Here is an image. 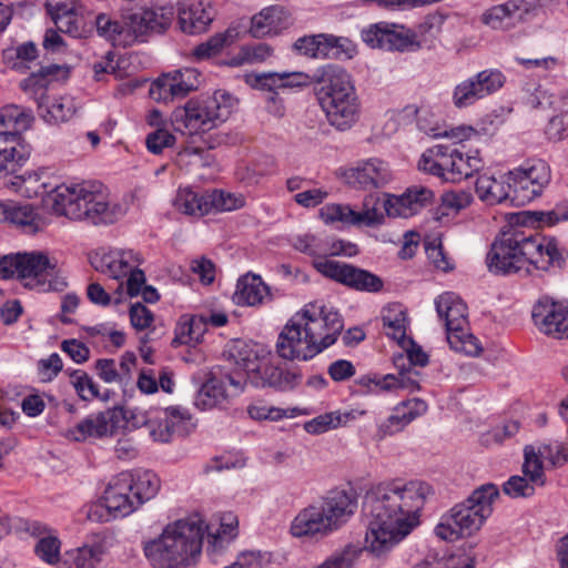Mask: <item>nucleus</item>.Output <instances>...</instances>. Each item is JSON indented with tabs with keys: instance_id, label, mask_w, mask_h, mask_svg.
Wrapping results in <instances>:
<instances>
[{
	"instance_id": "obj_47",
	"label": "nucleus",
	"mask_w": 568,
	"mask_h": 568,
	"mask_svg": "<svg viewBox=\"0 0 568 568\" xmlns=\"http://www.w3.org/2000/svg\"><path fill=\"white\" fill-rule=\"evenodd\" d=\"M481 166L483 161L478 151L465 153L457 145L452 182H459L471 176L475 172H478Z\"/></svg>"
},
{
	"instance_id": "obj_57",
	"label": "nucleus",
	"mask_w": 568,
	"mask_h": 568,
	"mask_svg": "<svg viewBox=\"0 0 568 568\" xmlns=\"http://www.w3.org/2000/svg\"><path fill=\"white\" fill-rule=\"evenodd\" d=\"M213 373H216L219 378H223V385L229 389V398L237 396L244 390L247 376L251 374V372H244L240 368L230 371L225 367L213 371Z\"/></svg>"
},
{
	"instance_id": "obj_53",
	"label": "nucleus",
	"mask_w": 568,
	"mask_h": 568,
	"mask_svg": "<svg viewBox=\"0 0 568 568\" xmlns=\"http://www.w3.org/2000/svg\"><path fill=\"white\" fill-rule=\"evenodd\" d=\"M37 48L33 43H23L16 49L4 51L7 63L14 70L24 72L29 69V63L36 60Z\"/></svg>"
},
{
	"instance_id": "obj_38",
	"label": "nucleus",
	"mask_w": 568,
	"mask_h": 568,
	"mask_svg": "<svg viewBox=\"0 0 568 568\" xmlns=\"http://www.w3.org/2000/svg\"><path fill=\"white\" fill-rule=\"evenodd\" d=\"M229 398V389L223 385V378L211 372L207 379L196 393L194 404L202 410L212 409Z\"/></svg>"
},
{
	"instance_id": "obj_29",
	"label": "nucleus",
	"mask_w": 568,
	"mask_h": 568,
	"mask_svg": "<svg viewBox=\"0 0 568 568\" xmlns=\"http://www.w3.org/2000/svg\"><path fill=\"white\" fill-rule=\"evenodd\" d=\"M105 555V544L93 540L65 551L58 568H102Z\"/></svg>"
},
{
	"instance_id": "obj_33",
	"label": "nucleus",
	"mask_w": 568,
	"mask_h": 568,
	"mask_svg": "<svg viewBox=\"0 0 568 568\" xmlns=\"http://www.w3.org/2000/svg\"><path fill=\"white\" fill-rule=\"evenodd\" d=\"M395 365L399 369L398 375L387 374L382 377H375L371 379V383H373L376 388L384 392L398 388L406 389L410 393L418 390L420 388L418 381L419 373L413 367L405 368V358L403 355L395 359Z\"/></svg>"
},
{
	"instance_id": "obj_21",
	"label": "nucleus",
	"mask_w": 568,
	"mask_h": 568,
	"mask_svg": "<svg viewBox=\"0 0 568 568\" xmlns=\"http://www.w3.org/2000/svg\"><path fill=\"white\" fill-rule=\"evenodd\" d=\"M91 263L98 272L120 280L126 277L133 267L140 266L142 257L133 250L110 248L97 252Z\"/></svg>"
},
{
	"instance_id": "obj_44",
	"label": "nucleus",
	"mask_w": 568,
	"mask_h": 568,
	"mask_svg": "<svg viewBox=\"0 0 568 568\" xmlns=\"http://www.w3.org/2000/svg\"><path fill=\"white\" fill-rule=\"evenodd\" d=\"M239 36L236 29L230 28L222 33H216L205 42L196 45L193 57L196 60H206L219 54L225 47L232 44Z\"/></svg>"
},
{
	"instance_id": "obj_62",
	"label": "nucleus",
	"mask_w": 568,
	"mask_h": 568,
	"mask_svg": "<svg viewBox=\"0 0 568 568\" xmlns=\"http://www.w3.org/2000/svg\"><path fill=\"white\" fill-rule=\"evenodd\" d=\"M71 384L75 388L78 395L89 400L98 396L99 390L97 384L92 378L83 371H74L71 375Z\"/></svg>"
},
{
	"instance_id": "obj_24",
	"label": "nucleus",
	"mask_w": 568,
	"mask_h": 568,
	"mask_svg": "<svg viewBox=\"0 0 568 568\" xmlns=\"http://www.w3.org/2000/svg\"><path fill=\"white\" fill-rule=\"evenodd\" d=\"M538 7V0H509L484 13L483 21L493 29H508L523 21Z\"/></svg>"
},
{
	"instance_id": "obj_14",
	"label": "nucleus",
	"mask_w": 568,
	"mask_h": 568,
	"mask_svg": "<svg viewBox=\"0 0 568 568\" xmlns=\"http://www.w3.org/2000/svg\"><path fill=\"white\" fill-rule=\"evenodd\" d=\"M511 202L524 205L539 196L550 182V169L542 160L526 162L509 172Z\"/></svg>"
},
{
	"instance_id": "obj_12",
	"label": "nucleus",
	"mask_w": 568,
	"mask_h": 568,
	"mask_svg": "<svg viewBox=\"0 0 568 568\" xmlns=\"http://www.w3.org/2000/svg\"><path fill=\"white\" fill-rule=\"evenodd\" d=\"M55 258L49 257L43 252L18 253L4 256L0 261V277L8 280L17 276L26 281L30 288H39L43 285L45 273L55 272Z\"/></svg>"
},
{
	"instance_id": "obj_28",
	"label": "nucleus",
	"mask_w": 568,
	"mask_h": 568,
	"mask_svg": "<svg viewBox=\"0 0 568 568\" xmlns=\"http://www.w3.org/2000/svg\"><path fill=\"white\" fill-rule=\"evenodd\" d=\"M427 404L423 399L412 398L397 404L392 414L378 426L382 437L402 432L408 424L427 412Z\"/></svg>"
},
{
	"instance_id": "obj_16",
	"label": "nucleus",
	"mask_w": 568,
	"mask_h": 568,
	"mask_svg": "<svg viewBox=\"0 0 568 568\" xmlns=\"http://www.w3.org/2000/svg\"><path fill=\"white\" fill-rule=\"evenodd\" d=\"M544 459L554 468L565 466L568 463V445L555 442L527 445L524 448L523 473L538 486L546 484Z\"/></svg>"
},
{
	"instance_id": "obj_1",
	"label": "nucleus",
	"mask_w": 568,
	"mask_h": 568,
	"mask_svg": "<svg viewBox=\"0 0 568 568\" xmlns=\"http://www.w3.org/2000/svg\"><path fill=\"white\" fill-rule=\"evenodd\" d=\"M429 494V486L420 481H393L367 491L363 503L364 549L381 557L409 535Z\"/></svg>"
},
{
	"instance_id": "obj_48",
	"label": "nucleus",
	"mask_w": 568,
	"mask_h": 568,
	"mask_svg": "<svg viewBox=\"0 0 568 568\" xmlns=\"http://www.w3.org/2000/svg\"><path fill=\"white\" fill-rule=\"evenodd\" d=\"M239 520L232 513L224 514L220 527L215 532L207 536L209 545L214 549H222L230 544L237 535Z\"/></svg>"
},
{
	"instance_id": "obj_11",
	"label": "nucleus",
	"mask_w": 568,
	"mask_h": 568,
	"mask_svg": "<svg viewBox=\"0 0 568 568\" xmlns=\"http://www.w3.org/2000/svg\"><path fill=\"white\" fill-rule=\"evenodd\" d=\"M435 306L444 321L450 348L468 356H478L483 347L468 331V310L463 300L455 293L445 292L436 298Z\"/></svg>"
},
{
	"instance_id": "obj_60",
	"label": "nucleus",
	"mask_w": 568,
	"mask_h": 568,
	"mask_svg": "<svg viewBox=\"0 0 568 568\" xmlns=\"http://www.w3.org/2000/svg\"><path fill=\"white\" fill-rule=\"evenodd\" d=\"M60 548L61 542L57 537L48 536L41 538L36 547L34 551L37 556L49 565H60Z\"/></svg>"
},
{
	"instance_id": "obj_17",
	"label": "nucleus",
	"mask_w": 568,
	"mask_h": 568,
	"mask_svg": "<svg viewBox=\"0 0 568 568\" xmlns=\"http://www.w3.org/2000/svg\"><path fill=\"white\" fill-rule=\"evenodd\" d=\"M315 270L356 291L376 293L384 286L383 280L369 271L333 260H317Z\"/></svg>"
},
{
	"instance_id": "obj_10",
	"label": "nucleus",
	"mask_w": 568,
	"mask_h": 568,
	"mask_svg": "<svg viewBox=\"0 0 568 568\" xmlns=\"http://www.w3.org/2000/svg\"><path fill=\"white\" fill-rule=\"evenodd\" d=\"M382 207L387 216L390 217L406 219L417 213L412 205L410 199L404 192L400 195H388L383 203L373 195L367 196L363 202L361 211H355L347 204H326L320 210V217L326 224L338 222L344 225L372 227L384 222Z\"/></svg>"
},
{
	"instance_id": "obj_49",
	"label": "nucleus",
	"mask_w": 568,
	"mask_h": 568,
	"mask_svg": "<svg viewBox=\"0 0 568 568\" xmlns=\"http://www.w3.org/2000/svg\"><path fill=\"white\" fill-rule=\"evenodd\" d=\"M97 31L99 36L103 37L114 45H125L124 39V21L112 19L106 13H100L95 19Z\"/></svg>"
},
{
	"instance_id": "obj_5",
	"label": "nucleus",
	"mask_w": 568,
	"mask_h": 568,
	"mask_svg": "<svg viewBox=\"0 0 568 568\" xmlns=\"http://www.w3.org/2000/svg\"><path fill=\"white\" fill-rule=\"evenodd\" d=\"M47 204L58 215L93 224L113 223L123 214L120 205H111L100 184L89 182L51 187Z\"/></svg>"
},
{
	"instance_id": "obj_26",
	"label": "nucleus",
	"mask_w": 568,
	"mask_h": 568,
	"mask_svg": "<svg viewBox=\"0 0 568 568\" xmlns=\"http://www.w3.org/2000/svg\"><path fill=\"white\" fill-rule=\"evenodd\" d=\"M457 144H437L426 150L419 161L418 169L444 181L452 182L456 159Z\"/></svg>"
},
{
	"instance_id": "obj_46",
	"label": "nucleus",
	"mask_w": 568,
	"mask_h": 568,
	"mask_svg": "<svg viewBox=\"0 0 568 568\" xmlns=\"http://www.w3.org/2000/svg\"><path fill=\"white\" fill-rule=\"evenodd\" d=\"M40 115L50 123L68 121L75 112V104L69 97H59L39 104Z\"/></svg>"
},
{
	"instance_id": "obj_63",
	"label": "nucleus",
	"mask_w": 568,
	"mask_h": 568,
	"mask_svg": "<svg viewBox=\"0 0 568 568\" xmlns=\"http://www.w3.org/2000/svg\"><path fill=\"white\" fill-rule=\"evenodd\" d=\"M272 48L266 43H257L255 45H246L241 49L236 64L242 63H261L272 55Z\"/></svg>"
},
{
	"instance_id": "obj_15",
	"label": "nucleus",
	"mask_w": 568,
	"mask_h": 568,
	"mask_svg": "<svg viewBox=\"0 0 568 568\" xmlns=\"http://www.w3.org/2000/svg\"><path fill=\"white\" fill-rule=\"evenodd\" d=\"M505 82L504 74L494 69L483 70L458 82L453 90L452 101L457 109L474 105L477 101L498 91Z\"/></svg>"
},
{
	"instance_id": "obj_41",
	"label": "nucleus",
	"mask_w": 568,
	"mask_h": 568,
	"mask_svg": "<svg viewBox=\"0 0 568 568\" xmlns=\"http://www.w3.org/2000/svg\"><path fill=\"white\" fill-rule=\"evenodd\" d=\"M229 361L244 372L260 371L257 346L242 339L233 341L227 348Z\"/></svg>"
},
{
	"instance_id": "obj_30",
	"label": "nucleus",
	"mask_w": 568,
	"mask_h": 568,
	"mask_svg": "<svg viewBox=\"0 0 568 568\" xmlns=\"http://www.w3.org/2000/svg\"><path fill=\"white\" fill-rule=\"evenodd\" d=\"M270 287L256 274L246 273L236 283L233 301L237 305L260 306L272 301Z\"/></svg>"
},
{
	"instance_id": "obj_52",
	"label": "nucleus",
	"mask_w": 568,
	"mask_h": 568,
	"mask_svg": "<svg viewBox=\"0 0 568 568\" xmlns=\"http://www.w3.org/2000/svg\"><path fill=\"white\" fill-rule=\"evenodd\" d=\"M413 568H474V561L465 554H456L438 558L427 556L423 561L415 564Z\"/></svg>"
},
{
	"instance_id": "obj_22",
	"label": "nucleus",
	"mask_w": 568,
	"mask_h": 568,
	"mask_svg": "<svg viewBox=\"0 0 568 568\" xmlns=\"http://www.w3.org/2000/svg\"><path fill=\"white\" fill-rule=\"evenodd\" d=\"M173 123L176 130L190 135L217 126L210 110L206 109L205 100H190L183 108L176 109L173 113Z\"/></svg>"
},
{
	"instance_id": "obj_61",
	"label": "nucleus",
	"mask_w": 568,
	"mask_h": 568,
	"mask_svg": "<svg viewBox=\"0 0 568 568\" xmlns=\"http://www.w3.org/2000/svg\"><path fill=\"white\" fill-rule=\"evenodd\" d=\"M536 483L530 481L529 477L525 475L521 476H511L504 485L503 490L506 495L511 498H520V497H530L535 494Z\"/></svg>"
},
{
	"instance_id": "obj_3",
	"label": "nucleus",
	"mask_w": 568,
	"mask_h": 568,
	"mask_svg": "<svg viewBox=\"0 0 568 568\" xmlns=\"http://www.w3.org/2000/svg\"><path fill=\"white\" fill-rule=\"evenodd\" d=\"M560 261L554 239H540L516 227L498 234L486 257L487 267L495 275H534Z\"/></svg>"
},
{
	"instance_id": "obj_18",
	"label": "nucleus",
	"mask_w": 568,
	"mask_h": 568,
	"mask_svg": "<svg viewBox=\"0 0 568 568\" xmlns=\"http://www.w3.org/2000/svg\"><path fill=\"white\" fill-rule=\"evenodd\" d=\"M145 426L154 442L166 444L174 436L190 434L194 429L195 423L186 408L169 406L161 409L153 418H150Z\"/></svg>"
},
{
	"instance_id": "obj_4",
	"label": "nucleus",
	"mask_w": 568,
	"mask_h": 568,
	"mask_svg": "<svg viewBox=\"0 0 568 568\" xmlns=\"http://www.w3.org/2000/svg\"><path fill=\"white\" fill-rule=\"evenodd\" d=\"M204 523L180 519L169 524L162 534L144 544V555L154 568H182L195 564L201 555Z\"/></svg>"
},
{
	"instance_id": "obj_42",
	"label": "nucleus",
	"mask_w": 568,
	"mask_h": 568,
	"mask_svg": "<svg viewBox=\"0 0 568 568\" xmlns=\"http://www.w3.org/2000/svg\"><path fill=\"white\" fill-rule=\"evenodd\" d=\"M364 412L349 410V412H329L314 417L304 424V429L312 435L326 433L339 426H345L349 420L355 419L357 416L363 415Z\"/></svg>"
},
{
	"instance_id": "obj_19",
	"label": "nucleus",
	"mask_w": 568,
	"mask_h": 568,
	"mask_svg": "<svg viewBox=\"0 0 568 568\" xmlns=\"http://www.w3.org/2000/svg\"><path fill=\"white\" fill-rule=\"evenodd\" d=\"M363 41L373 49L408 51L418 47L415 33L404 26L379 22L362 31Z\"/></svg>"
},
{
	"instance_id": "obj_51",
	"label": "nucleus",
	"mask_w": 568,
	"mask_h": 568,
	"mask_svg": "<svg viewBox=\"0 0 568 568\" xmlns=\"http://www.w3.org/2000/svg\"><path fill=\"white\" fill-rule=\"evenodd\" d=\"M362 552L363 548L355 545H346L344 548L334 551L315 568H353Z\"/></svg>"
},
{
	"instance_id": "obj_31",
	"label": "nucleus",
	"mask_w": 568,
	"mask_h": 568,
	"mask_svg": "<svg viewBox=\"0 0 568 568\" xmlns=\"http://www.w3.org/2000/svg\"><path fill=\"white\" fill-rule=\"evenodd\" d=\"M33 119L32 112L22 106L10 104L2 108L0 111V133H6V136H2V142L16 143L20 141V134L31 126Z\"/></svg>"
},
{
	"instance_id": "obj_45",
	"label": "nucleus",
	"mask_w": 568,
	"mask_h": 568,
	"mask_svg": "<svg viewBox=\"0 0 568 568\" xmlns=\"http://www.w3.org/2000/svg\"><path fill=\"white\" fill-rule=\"evenodd\" d=\"M205 102L216 125L225 122L237 106V99L224 90H216Z\"/></svg>"
},
{
	"instance_id": "obj_7",
	"label": "nucleus",
	"mask_w": 568,
	"mask_h": 568,
	"mask_svg": "<svg viewBox=\"0 0 568 568\" xmlns=\"http://www.w3.org/2000/svg\"><path fill=\"white\" fill-rule=\"evenodd\" d=\"M315 94L328 123L344 131L358 119L359 102L351 75L341 67L321 69Z\"/></svg>"
},
{
	"instance_id": "obj_40",
	"label": "nucleus",
	"mask_w": 568,
	"mask_h": 568,
	"mask_svg": "<svg viewBox=\"0 0 568 568\" xmlns=\"http://www.w3.org/2000/svg\"><path fill=\"white\" fill-rule=\"evenodd\" d=\"M173 205L176 211L190 216L201 217L210 214L209 193L196 192L192 189H180Z\"/></svg>"
},
{
	"instance_id": "obj_43",
	"label": "nucleus",
	"mask_w": 568,
	"mask_h": 568,
	"mask_svg": "<svg viewBox=\"0 0 568 568\" xmlns=\"http://www.w3.org/2000/svg\"><path fill=\"white\" fill-rule=\"evenodd\" d=\"M30 156V148L20 141L0 146V175L17 173Z\"/></svg>"
},
{
	"instance_id": "obj_54",
	"label": "nucleus",
	"mask_w": 568,
	"mask_h": 568,
	"mask_svg": "<svg viewBox=\"0 0 568 568\" xmlns=\"http://www.w3.org/2000/svg\"><path fill=\"white\" fill-rule=\"evenodd\" d=\"M125 45L129 47L141 40L149 31L144 24L141 9L123 17Z\"/></svg>"
},
{
	"instance_id": "obj_37",
	"label": "nucleus",
	"mask_w": 568,
	"mask_h": 568,
	"mask_svg": "<svg viewBox=\"0 0 568 568\" xmlns=\"http://www.w3.org/2000/svg\"><path fill=\"white\" fill-rule=\"evenodd\" d=\"M0 222L14 224L28 233L39 230L40 219L32 206L13 201H0Z\"/></svg>"
},
{
	"instance_id": "obj_2",
	"label": "nucleus",
	"mask_w": 568,
	"mask_h": 568,
	"mask_svg": "<svg viewBox=\"0 0 568 568\" xmlns=\"http://www.w3.org/2000/svg\"><path fill=\"white\" fill-rule=\"evenodd\" d=\"M343 328V317L335 307L310 302L284 325L276 352L284 359L310 361L335 344Z\"/></svg>"
},
{
	"instance_id": "obj_23",
	"label": "nucleus",
	"mask_w": 568,
	"mask_h": 568,
	"mask_svg": "<svg viewBox=\"0 0 568 568\" xmlns=\"http://www.w3.org/2000/svg\"><path fill=\"white\" fill-rule=\"evenodd\" d=\"M214 19L210 0H182L178 4V20L184 33L205 32Z\"/></svg>"
},
{
	"instance_id": "obj_55",
	"label": "nucleus",
	"mask_w": 568,
	"mask_h": 568,
	"mask_svg": "<svg viewBox=\"0 0 568 568\" xmlns=\"http://www.w3.org/2000/svg\"><path fill=\"white\" fill-rule=\"evenodd\" d=\"M245 200L242 195H235L223 191H213L209 193L210 213L226 212L240 209Z\"/></svg>"
},
{
	"instance_id": "obj_34",
	"label": "nucleus",
	"mask_w": 568,
	"mask_h": 568,
	"mask_svg": "<svg viewBox=\"0 0 568 568\" xmlns=\"http://www.w3.org/2000/svg\"><path fill=\"white\" fill-rule=\"evenodd\" d=\"M475 191L478 197L489 205L499 204L508 199L511 200L513 196L509 175L507 179L504 176L497 179L487 173L480 174L476 180Z\"/></svg>"
},
{
	"instance_id": "obj_25",
	"label": "nucleus",
	"mask_w": 568,
	"mask_h": 568,
	"mask_svg": "<svg viewBox=\"0 0 568 568\" xmlns=\"http://www.w3.org/2000/svg\"><path fill=\"white\" fill-rule=\"evenodd\" d=\"M345 178L349 184L363 189H374L387 184L392 180V171L386 162L373 158L348 169Z\"/></svg>"
},
{
	"instance_id": "obj_6",
	"label": "nucleus",
	"mask_w": 568,
	"mask_h": 568,
	"mask_svg": "<svg viewBox=\"0 0 568 568\" xmlns=\"http://www.w3.org/2000/svg\"><path fill=\"white\" fill-rule=\"evenodd\" d=\"M356 507L357 500L352 490H331L320 504L298 511L291 523L290 532L294 538H323L344 525Z\"/></svg>"
},
{
	"instance_id": "obj_59",
	"label": "nucleus",
	"mask_w": 568,
	"mask_h": 568,
	"mask_svg": "<svg viewBox=\"0 0 568 568\" xmlns=\"http://www.w3.org/2000/svg\"><path fill=\"white\" fill-rule=\"evenodd\" d=\"M322 242L323 240L313 234L297 235L292 239V246L304 254L313 257V266L317 260H324L322 256Z\"/></svg>"
},
{
	"instance_id": "obj_36",
	"label": "nucleus",
	"mask_w": 568,
	"mask_h": 568,
	"mask_svg": "<svg viewBox=\"0 0 568 568\" xmlns=\"http://www.w3.org/2000/svg\"><path fill=\"white\" fill-rule=\"evenodd\" d=\"M288 26L286 10L278 6L263 9L252 18L250 32L254 38H262L268 34H276Z\"/></svg>"
},
{
	"instance_id": "obj_64",
	"label": "nucleus",
	"mask_w": 568,
	"mask_h": 568,
	"mask_svg": "<svg viewBox=\"0 0 568 568\" xmlns=\"http://www.w3.org/2000/svg\"><path fill=\"white\" fill-rule=\"evenodd\" d=\"M322 248L323 258L338 255L353 256L358 252L355 244L343 240H323Z\"/></svg>"
},
{
	"instance_id": "obj_58",
	"label": "nucleus",
	"mask_w": 568,
	"mask_h": 568,
	"mask_svg": "<svg viewBox=\"0 0 568 568\" xmlns=\"http://www.w3.org/2000/svg\"><path fill=\"white\" fill-rule=\"evenodd\" d=\"M473 202V196L467 191H450L442 195L440 211L443 215L458 213L468 207Z\"/></svg>"
},
{
	"instance_id": "obj_13",
	"label": "nucleus",
	"mask_w": 568,
	"mask_h": 568,
	"mask_svg": "<svg viewBox=\"0 0 568 568\" xmlns=\"http://www.w3.org/2000/svg\"><path fill=\"white\" fill-rule=\"evenodd\" d=\"M125 410L120 406H114L88 415L74 427L67 429L64 436L74 442L111 437L125 425Z\"/></svg>"
},
{
	"instance_id": "obj_27",
	"label": "nucleus",
	"mask_w": 568,
	"mask_h": 568,
	"mask_svg": "<svg viewBox=\"0 0 568 568\" xmlns=\"http://www.w3.org/2000/svg\"><path fill=\"white\" fill-rule=\"evenodd\" d=\"M532 318L541 332L555 338H568V306L562 303L539 304Z\"/></svg>"
},
{
	"instance_id": "obj_9",
	"label": "nucleus",
	"mask_w": 568,
	"mask_h": 568,
	"mask_svg": "<svg viewBox=\"0 0 568 568\" xmlns=\"http://www.w3.org/2000/svg\"><path fill=\"white\" fill-rule=\"evenodd\" d=\"M160 487V478L151 470L122 471L108 483L102 497L103 506L113 518H123L154 498Z\"/></svg>"
},
{
	"instance_id": "obj_39",
	"label": "nucleus",
	"mask_w": 568,
	"mask_h": 568,
	"mask_svg": "<svg viewBox=\"0 0 568 568\" xmlns=\"http://www.w3.org/2000/svg\"><path fill=\"white\" fill-rule=\"evenodd\" d=\"M385 334L396 341L400 346H406L407 315L400 304H389L382 313Z\"/></svg>"
},
{
	"instance_id": "obj_20",
	"label": "nucleus",
	"mask_w": 568,
	"mask_h": 568,
	"mask_svg": "<svg viewBox=\"0 0 568 568\" xmlns=\"http://www.w3.org/2000/svg\"><path fill=\"white\" fill-rule=\"evenodd\" d=\"M200 73L196 69L184 68L160 77L152 85L151 94L159 101L182 99L199 88Z\"/></svg>"
},
{
	"instance_id": "obj_32",
	"label": "nucleus",
	"mask_w": 568,
	"mask_h": 568,
	"mask_svg": "<svg viewBox=\"0 0 568 568\" xmlns=\"http://www.w3.org/2000/svg\"><path fill=\"white\" fill-rule=\"evenodd\" d=\"M342 38L327 34H315L300 38L294 43V49L310 58H336L343 48Z\"/></svg>"
},
{
	"instance_id": "obj_50",
	"label": "nucleus",
	"mask_w": 568,
	"mask_h": 568,
	"mask_svg": "<svg viewBox=\"0 0 568 568\" xmlns=\"http://www.w3.org/2000/svg\"><path fill=\"white\" fill-rule=\"evenodd\" d=\"M20 191L28 197L49 195L50 183L47 181V172L44 170L26 172L20 176Z\"/></svg>"
},
{
	"instance_id": "obj_35",
	"label": "nucleus",
	"mask_w": 568,
	"mask_h": 568,
	"mask_svg": "<svg viewBox=\"0 0 568 568\" xmlns=\"http://www.w3.org/2000/svg\"><path fill=\"white\" fill-rule=\"evenodd\" d=\"M307 75L303 72H267L246 75V83L254 89L276 91L284 88L298 87L305 83Z\"/></svg>"
},
{
	"instance_id": "obj_56",
	"label": "nucleus",
	"mask_w": 568,
	"mask_h": 568,
	"mask_svg": "<svg viewBox=\"0 0 568 568\" xmlns=\"http://www.w3.org/2000/svg\"><path fill=\"white\" fill-rule=\"evenodd\" d=\"M144 24L148 31L162 32L171 23L172 11L170 9L161 8H142L141 9Z\"/></svg>"
},
{
	"instance_id": "obj_8",
	"label": "nucleus",
	"mask_w": 568,
	"mask_h": 568,
	"mask_svg": "<svg viewBox=\"0 0 568 568\" xmlns=\"http://www.w3.org/2000/svg\"><path fill=\"white\" fill-rule=\"evenodd\" d=\"M498 496L496 485H481L442 517L435 527L436 536L442 540L456 541L474 535L493 514V504Z\"/></svg>"
}]
</instances>
